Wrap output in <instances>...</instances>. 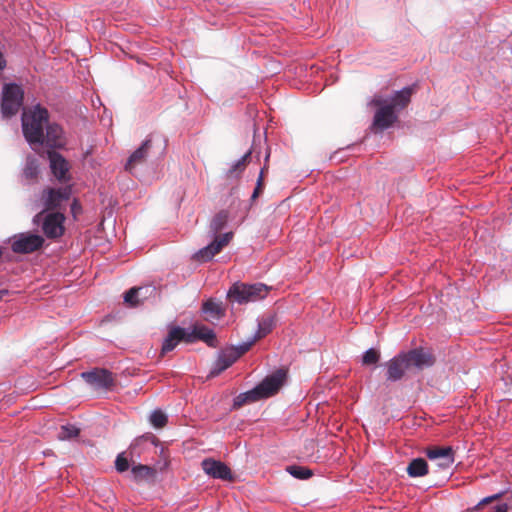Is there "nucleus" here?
<instances>
[{
  "label": "nucleus",
  "mask_w": 512,
  "mask_h": 512,
  "mask_svg": "<svg viewBox=\"0 0 512 512\" xmlns=\"http://www.w3.org/2000/svg\"><path fill=\"white\" fill-rule=\"evenodd\" d=\"M48 119V110L39 104L23 110L21 118L23 135L34 150L37 146L44 144V127Z\"/></svg>",
  "instance_id": "obj_1"
},
{
  "label": "nucleus",
  "mask_w": 512,
  "mask_h": 512,
  "mask_svg": "<svg viewBox=\"0 0 512 512\" xmlns=\"http://www.w3.org/2000/svg\"><path fill=\"white\" fill-rule=\"evenodd\" d=\"M269 289L263 283L246 284L237 282L230 287L227 297L239 304H245L264 299Z\"/></svg>",
  "instance_id": "obj_2"
},
{
  "label": "nucleus",
  "mask_w": 512,
  "mask_h": 512,
  "mask_svg": "<svg viewBox=\"0 0 512 512\" xmlns=\"http://www.w3.org/2000/svg\"><path fill=\"white\" fill-rule=\"evenodd\" d=\"M23 90L17 84H6L2 90L1 113L4 118L15 115L23 104Z\"/></svg>",
  "instance_id": "obj_3"
},
{
  "label": "nucleus",
  "mask_w": 512,
  "mask_h": 512,
  "mask_svg": "<svg viewBox=\"0 0 512 512\" xmlns=\"http://www.w3.org/2000/svg\"><path fill=\"white\" fill-rule=\"evenodd\" d=\"M9 242L11 250L16 254H30L39 250L44 244V238L41 235L30 232L18 233L13 235Z\"/></svg>",
  "instance_id": "obj_4"
},
{
  "label": "nucleus",
  "mask_w": 512,
  "mask_h": 512,
  "mask_svg": "<svg viewBox=\"0 0 512 512\" xmlns=\"http://www.w3.org/2000/svg\"><path fill=\"white\" fill-rule=\"evenodd\" d=\"M70 197V189L69 188H47L44 189L41 193V205L43 207L42 211L38 213L33 221L37 223L41 217L44 215L46 210L54 209L59 207L63 202L67 201Z\"/></svg>",
  "instance_id": "obj_5"
},
{
  "label": "nucleus",
  "mask_w": 512,
  "mask_h": 512,
  "mask_svg": "<svg viewBox=\"0 0 512 512\" xmlns=\"http://www.w3.org/2000/svg\"><path fill=\"white\" fill-rule=\"evenodd\" d=\"M82 379L95 390H107L114 384L112 372L103 368H94L81 373Z\"/></svg>",
  "instance_id": "obj_6"
},
{
  "label": "nucleus",
  "mask_w": 512,
  "mask_h": 512,
  "mask_svg": "<svg viewBox=\"0 0 512 512\" xmlns=\"http://www.w3.org/2000/svg\"><path fill=\"white\" fill-rule=\"evenodd\" d=\"M285 378L286 372L282 369H279L263 379L262 382H260L255 387L261 400L276 394L280 387L283 385Z\"/></svg>",
  "instance_id": "obj_7"
},
{
  "label": "nucleus",
  "mask_w": 512,
  "mask_h": 512,
  "mask_svg": "<svg viewBox=\"0 0 512 512\" xmlns=\"http://www.w3.org/2000/svg\"><path fill=\"white\" fill-rule=\"evenodd\" d=\"M65 216L61 212L48 213L43 217L42 230L47 238L55 239L64 234Z\"/></svg>",
  "instance_id": "obj_8"
},
{
  "label": "nucleus",
  "mask_w": 512,
  "mask_h": 512,
  "mask_svg": "<svg viewBox=\"0 0 512 512\" xmlns=\"http://www.w3.org/2000/svg\"><path fill=\"white\" fill-rule=\"evenodd\" d=\"M401 353L407 364H409V369L416 368L418 370H423L434 364V357L432 354L423 348H415Z\"/></svg>",
  "instance_id": "obj_9"
},
{
  "label": "nucleus",
  "mask_w": 512,
  "mask_h": 512,
  "mask_svg": "<svg viewBox=\"0 0 512 512\" xmlns=\"http://www.w3.org/2000/svg\"><path fill=\"white\" fill-rule=\"evenodd\" d=\"M232 238V233H225L219 237H216L214 241L200 249L198 252L194 254V258L200 262H206L211 260L216 254H218L224 246H226L230 239Z\"/></svg>",
  "instance_id": "obj_10"
},
{
  "label": "nucleus",
  "mask_w": 512,
  "mask_h": 512,
  "mask_svg": "<svg viewBox=\"0 0 512 512\" xmlns=\"http://www.w3.org/2000/svg\"><path fill=\"white\" fill-rule=\"evenodd\" d=\"M380 108L374 115L373 125L381 130L387 129L397 121V113L388 103L384 104L382 100L375 101Z\"/></svg>",
  "instance_id": "obj_11"
},
{
  "label": "nucleus",
  "mask_w": 512,
  "mask_h": 512,
  "mask_svg": "<svg viewBox=\"0 0 512 512\" xmlns=\"http://www.w3.org/2000/svg\"><path fill=\"white\" fill-rule=\"evenodd\" d=\"M425 454L430 460H437V465L441 469L449 468L455 461L454 450L450 446L446 447H430L427 448Z\"/></svg>",
  "instance_id": "obj_12"
},
{
  "label": "nucleus",
  "mask_w": 512,
  "mask_h": 512,
  "mask_svg": "<svg viewBox=\"0 0 512 512\" xmlns=\"http://www.w3.org/2000/svg\"><path fill=\"white\" fill-rule=\"evenodd\" d=\"M204 472L215 479L231 480L232 473L230 468L223 462L214 459H204L201 463Z\"/></svg>",
  "instance_id": "obj_13"
},
{
  "label": "nucleus",
  "mask_w": 512,
  "mask_h": 512,
  "mask_svg": "<svg viewBox=\"0 0 512 512\" xmlns=\"http://www.w3.org/2000/svg\"><path fill=\"white\" fill-rule=\"evenodd\" d=\"M48 159L52 174L61 182L68 181L70 166L66 159L55 151L48 152Z\"/></svg>",
  "instance_id": "obj_14"
},
{
  "label": "nucleus",
  "mask_w": 512,
  "mask_h": 512,
  "mask_svg": "<svg viewBox=\"0 0 512 512\" xmlns=\"http://www.w3.org/2000/svg\"><path fill=\"white\" fill-rule=\"evenodd\" d=\"M387 368L386 378L389 381L396 382L402 379L405 372L410 370L402 353L394 356L385 364Z\"/></svg>",
  "instance_id": "obj_15"
},
{
  "label": "nucleus",
  "mask_w": 512,
  "mask_h": 512,
  "mask_svg": "<svg viewBox=\"0 0 512 512\" xmlns=\"http://www.w3.org/2000/svg\"><path fill=\"white\" fill-rule=\"evenodd\" d=\"M202 340L209 346L214 347L216 342V335L212 329L205 325L196 324L191 331L186 330V342L192 343L195 340Z\"/></svg>",
  "instance_id": "obj_16"
},
{
  "label": "nucleus",
  "mask_w": 512,
  "mask_h": 512,
  "mask_svg": "<svg viewBox=\"0 0 512 512\" xmlns=\"http://www.w3.org/2000/svg\"><path fill=\"white\" fill-rule=\"evenodd\" d=\"M238 358L239 353L231 350L230 347L222 350L210 371V376L214 377L219 375L221 372L229 368L234 362H236Z\"/></svg>",
  "instance_id": "obj_17"
},
{
  "label": "nucleus",
  "mask_w": 512,
  "mask_h": 512,
  "mask_svg": "<svg viewBox=\"0 0 512 512\" xmlns=\"http://www.w3.org/2000/svg\"><path fill=\"white\" fill-rule=\"evenodd\" d=\"M44 143L50 148H62L65 145L64 131L56 123H47Z\"/></svg>",
  "instance_id": "obj_18"
},
{
  "label": "nucleus",
  "mask_w": 512,
  "mask_h": 512,
  "mask_svg": "<svg viewBox=\"0 0 512 512\" xmlns=\"http://www.w3.org/2000/svg\"><path fill=\"white\" fill-rule=\"evenodd\" d=\"M151 146L152 144L150 139L143 141L140 147H138L128 158L125 164V169L132 172L137 165L143 163L149 154Z\"/></svg>",
  "instance_id": "obj_19"
},
{
  "label": "nucleus",
  "mask_w": 512,
  "mask_h": 512,
  "mask_svg": "<svg viewBox=\"0 0 512 512\" xmlns=\"http://www.w3.org/2000/svg\"><path fill=\"white\" fill-rule=\"evenodd\" d=\"M202 313L205 315V320L209 322L219 321L225 316V309L220 302L213 299H208L202 304Z\"/></svg>",
  "instance_id": "obj_20"
},
{
  "label": "nucleus",
  "mask_w": 512,
  "mask_h": 512,
  "mask_svg": "<svg viewBox=\"0 0 512 512\" xmlns=\"http://www.w3.org/2000/svg\"><path fill=\"white\" fill-rule=\"evenodd\" d=\"M182 340L186 342V329L181 327L172 328L162 343V354L174 350L178 343Z\"/></svg>",
  "instance_id": "obj_21"
},
{
  "label": "nucleus",
  "mask_w": 512,
  "mask_h": 512,
  "mask_svg": "<svg viewBox=\"0 0 512 512\" xmlns=\"http://www.w3.org/2000/svg\"><path fill=\"white\" fill-rule=\"evenodd\" d=\"M413 91V86L404 87L403 89L396 91L388 104L392 106L396 113L401 111L410 103Z\"/></svg>",
  "instance_id": "obj_22"
},
{
  "label": "nucleus",
  "mask_w": 512,
  "mask_h": 512,
  "mask_svg": "<svg viewBox=\"0 0 512 512\" xmlns=\"http://www.w3.org/2000/svg\"><path fill=\"white\" fill-rule=\"evenodd\" d=\"M407 473L410 477H422L428 474V464L423 458L413 459L408 467Z\"/></svg>",
  "instance_id": "obj_23"
},
{
  "label": "nucleus",
  "mask_w": 512,
  "mask_h": 512,
  "mask_svg": "<svg viewBox=\"0 0 512 512\" xmlns=\"http://www.w3.org/2000/svg\"><path fill=\"white\" fill-rule=\"evenodd\" d=\"M261 400L258 392L255 387L249 391L240 393L238 396L234 398L233 407L240 408L245 404L253 403Z\"/></svg>",
  "instance_id": "obj_24"
},
{
  "label": "nucleus",
  "mask_w": 512,
  "mask_h": 512,
  "mask_svg": "<svg viewBox=\"0 0 512 512\" xmlns=\"http://www.w3.org/2000/svg\"><path fill=\"white\" fill-rule=\"evenodd\" d=\"M135 480H151L156 475V470L147 465H136L132 467L131 470Z\"/></svg>",
  "instance_id": "obj_25"
},
{
  "label": "nucleus",
  "mask_w": 512,
  "mask_h": 512,
  "mask_svg": "<svg viewBox=\"0 0 512 512\" xmlns=\"http://www.w3.org/2000/svg\"><path fill=\"white\" fill-rule=\"evenodd\" d=\"M39 174V164L35 157L28 156L23 168V177L27 180H34Z\"/></svg>",
  "instance_id": "obj_26"
},
{
  "label": "nucleus",
  "mask_w": 512,
  "mask_h": 512,
  "mask_svg": "<svg viewBox=\"0 0 512 512\" xmlns=\"http://www.w3.org/2000/svg\"><path fill=\"white\" fill-rule=\"evenodd\" d=\"M275 321L274 317H264L258 320V329L256 333L253 335L256 340L261 339L265 337L267 334H269L273 327H274Z\"/></svg>",
  "instance_id": "obj_27"
},
{
  "label": "nucleus",
  "mask_w": 512,
  "mask_h": 512,
  "mask_svg": "<svg viewBox=\"0 0 512 512\" xmlns=\"http://www.w3.org/2000/svg\"><path fill=\"white\" fill-rule=\"evenodd\" d=\"M144 288H131L124 295V302L130 307H137L142 303V292Z\"/></svg>",
  "instance_id": "obj_28"
},
{
  "label": "nucleus",
  "mask_w": 512,
  "mask_h": 512,
  "mask_svg": "<svg viewBox=\"0 0 512 512\" xmlns=\"http://www.w3.org/2000/svg\"><path fill=\"white\" fill-rule=\"evenodd\" d=\"M80 433V429L73 424H66L60 427L57 438L61 441L71 440L76 438Z\"/></svg>",
  "instance_id": "obj_29"
},
{
  "label": "nucleus",
  "mask_w": 512,
  "mask_h": 512,
  "mask_svg": "<svg viewBox=\"0 0 512 512\" xmlns=\"http://www.w3.org/2000/svg\"><path fill=\"white\" fill-rule=\"evenodd\" d=\"M228 221V213L226 211H221L217 213L210 223V231L213 234H217L220 232L226 225Z\"/></svg>",
  "instance_id": "obj_30"
},
{
  "label": "nucleus",
  "mask_w": 512,
  "mask_h": 512,
  "mask_svg": "<svg viewBox=\"0 0 512 512\" xmlns=\"http://www.w3.org/2000/svg\"><path fill=\"white\" fill-rule=\"evenodd\" d=\"M250 155L251 151H248L240 159L235 161L228 170L227 175L229 177L238 176L244 170L245 164Z\"/></svg>",
  "instance_id": "obj_31"
},
{
  "label": "nucleus",
  "mask_w": 512,
  "mask_h": 512,
  "mask_svg": "<svg viewBox=\"0 0 512 512\" xmlns=\"http://www.w3.org/2000/svg\"><path fill=\"white\" fill-rule=\"evenodd\" d=\"M287 472L297 479H308L312 476V471L298 465H291L286 468Z\"/></svg>",
  "instance_id": "obj_32"
},
{
  "label": "nucleus",
  "mask_w": 512,
  "mask_h": 512,
  "mask_svg": "<svg viewBox=\"0 0 512 512\" xmlns=\"http://www.w3.org/2000/svg\"><path fill=\"white\" fill-rule=\"evenodd\" d=\"M150 422L155 428H162L167 423V416L159 409L154 410L150 415Z\"/></svg>",
  "instance_id": "obj_33"
},
{
  "label": "nucleus",
  "mask_w": 512,
  "mask_h": 512,
  "mask_svg": "<svg viewBox=\"0 0 512 512\" xmlns=\"http://www.w3.org/2000/svg\"><path fill=\"white\" fill-rule=\"evenodd\" d=\"M380 359V354L377 350L370 348L364 352L362 356V363L364 365L376 364Z\"/></svg>",
  "instance_id": "obj_34"
},
{
  "label": "nucleus",
  "mask_w": 512,
  "mask_h": 512,
  "mask_svg": "<svg viewBox=\"0 0 512 512\" xmlns=\"http://www.w3.org/2000/svg\"><path fill=\"white\" fill-rule=\"evenodd\" d=\"M256 341H257L256 338L254 336H252L247 341H244V342L238 344L237 346H231L230 349L234 350L236 353H239V358H240L244 353H246L252 347V345Z\"/></svg>",
  "instance_id": "obj_35"
},
{
  "label": "nucleus",
  "mask_w": 512,
  "mask_h": 512,
  "mask_svg": "<svg viewBox=\"0 0 512 512\" xmlns=\"http://www.w3.org/2000/svg\"><path fill=\"white\" fill-rule=\"evenodd\" d=\"M115 468L118 472L122 473L128 470L129 462L128 459L124 456V453H120L115 460Z\"/></svg>",
  "instance_id": "obj_36"
},
{
  "label": "nucleus",
  "mask_w": 512,
  "mask_h": 512,
  "mask_svg": "<svg viewBox=\"0 0 512 512\" xmlns=\"http://www.w3.org/2000/svg\"><path fill=\"white\" fill-rule=\"evenodd\" d=\"M504 491L502 492H499V493H496L494 495H491V496H487L485 498H483L474 508L473 510H478L482 505L484 504H488V503H491L495 500H498L499 498H501L503 495H504Z\"/></svg>",
  "instance_id": "obj_37"
},
{
  "label": "nucleus",
  "mask_w": 512,
  "mask_h": 512,
  "mask_svg": "<svg viewBox=\"0 0 512 512\" xmlns=\"http://www.w3.org/2000/svg\"><path fill=\"white\" fill-rule=\"evenodd\" d=\"M509 511V505L507 503H502L497 506H495L493 512H508Z\"/></svg>",
  "instance_id": "obj_38"
},
{
  "label": "nucleus",
  "mask_w": 512,
  "mask_h": 512,
  "mask_svg": "<svg viewBox=\"0 0 512 512\" xmlns=\"http://www.w3.org/2000/svg\"><path fill=\"white\" fill-rule=\"evenodd\" d=\"M262 176H263V169L261 170L260 176L258 178L257 187H256V189L254 190V192L252 194L253 198L257 197V195H258L259 189H260L261 184H262Z\"/></svg>",
  "instance_id": "obj_39"
},
{
  "label": "nucleus",
  "mask_w": 512,
  "mask_h": 512,
  "mask_svg": "<svg viewBox=\"0 0 512 512\" xmlns=\"http://www.w3.org/2000/svg\"><path fill=\"white\" fill-rule=\"evenodd\" d=\"M144 441V437L136 439L130 446V453L133 454L136 448L140 445V443Z\"/></svg>",
  "instance_id": "obj_40"
},
{
  "label": "nucleus",
  "mask_w": 512,
  "mask_h": 512,
  "mask_svg": "<svg viewBox=\"0 0 512 512\" xmlns=\"http://www.w3.org/2000/svg\"><path fill=\"white\" fill-rule=\"evenodd\" d=\"M6 67V60L4 58L3 53L0 51V70H3Z\"/></svg>",
  "instance_id": "obj_41"
},
{
  "label": "nucleus",
  "mask_w": 512,
  "mask_h": 512,
  "mask_svg": "<svg viewBox=\"0 0 512 512\" xmlns=\"http://www.w3.org/2000/svg\"><path fill=\"white\" fill-rule=\"evenodd\" d=\"M8 292L6 290L0 291V299H2L3 295L7 294Z\"/></svg>",
  "instance_id": "obj_42"
}]
</instances>
